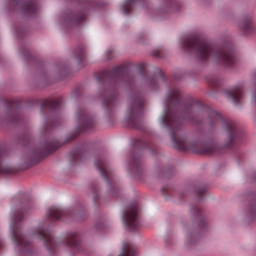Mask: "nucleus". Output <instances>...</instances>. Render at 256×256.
Instances as JSON below:
<instances>
[{"instance_id": "1", "label": "nucleus", "mask_w": 256, "mask_h": 256, "mask_svg": "<svg viewBox=\"0 0 256 256\" xmlns=\"http://www.w3.org/2000/svg\"><path fill=\"white\" fill-rule=\"evenodd\" d=\"M182 47L183 49L188 50L196 49V53L200 59H209L211 55H214L216 61H223L226 65H233V63H235L233 51L229 49L215 52L213 45L209 44L207 40L202 39L199 36H190L189 38H186Z\"/></svg>"}, {"instance_id": "2", "label": "nucleus", "mask_w": 256, "mask_h": 256, "mask_svg": "<svg viewBox=\"0 0 256 256\" xmlns=\"http://www.w3.org/2000/svg\"><path fill=\"white\" fill-rule=\"evenodd\" d=\"M137 213H139V208L136 206V204H134L130 206L122 216L123 223L129 231H135L139 227Z\"/></svg>"}, {"instance_id": "3", "label": "nucleus", "mask_w": 256, "mask_h": 256, "mask_svg": "<svg viewBox=\"0 0 256 256\" xmlns=\"http://www.w3.org/2000/svg\"><path fill=\"white\" fill-rule=\"evenodd\" d=\"M21 219H23V216L21 214H19L11 219V221H12L11 231H12L13 239H14V241H16L18 247H21L22 245H24V247H27V243L25 242V237H23V235H21L17 231H15V225L13 224V223H15V221H21Z\"/></svg>"}, {"instance_id": "4", "label": "nucleus", "mask_w": 256, "mask_h": 256, "mask_svg": "<svg viewBox=\"0 0 256 256\" xmlns=\"http://www.w3.org/2000/svg\"><path fill=\"white\" fill-rule=\"evenodd\" d=\"M175 123H177V116H175V113L169 111V108H166L161 119V125L167 127L168 125H175Z\"/></svg>"}, {"instance_id": "5", "label": "nucleus", "mask_w": 256, "mask_h": 256, "mask_svg": "<svg viewBox=\"0 0 256 256\" xmlns=\"http://www.w3.org/2000/svg\"><path fill=\"white\" fill-rule=\"evenodd\" d=\"M171 141L178 151H187L189 149H192L191 146H187V142L185 140H178L175 133L171 134Z\"/></svg>"}, {"instance_id": "6", "label": "nucleus", "mask_w": 256, "mask_h": 256, "mask_svg": "<svg viewBox=\"0 0 256 256\" xmlns=\"http://www.w3.org/2000/svg\"><path fill=\"white\" fill-rule=\"evenodd\" d=\"M228 97H230L234 103H239L243 98V88L239 86L234 87L232 90L228 91Z\"/></svg>"}, {"instance_id": "7", "label": "nucleus", "mask_w": 256, "mask_h": 256, "mask_svg": "<svg viewBox=\"0 0 256 256\" xmlns=\"http://www.w3.org/2000/svg\"><path fill=\"white\" fill-rule=\"evenodd\" d=\"M65 212H63V210L59 209V207L57 206H52L49 210H48V217L50 219H61V216L64 214Z\"/></svg>"}, {"instance_id": "8", "label": "nucleus", "mask_w": 256, "mask_h": 256, "mask_svg": "<svg viewBox=\"0 0 256 256\" xmlns=\"http://www.w3.org/2000/svg\"><path fill=\"white\" fill-rule=\"evenodd\" d=\"M40 239H44L46 243H53V236L47 232V230L40 228L39 229Z\"/></svg>"}, {"instance_id": "9", "label": "nucleus", "mask_w": 256, "mask_h": 256, "mask_svg": "<svg viewBox=\"0 0 256 256\" xmlns=\"http://www.w3.org/2000/svg\"><path fill=\"white\" fill-rule=\"evenodd\" d=\"M67 243L69 247H77V245H79V240H77V233H70Z\"/></svg>"}, {"instance_id": "10", "label": "nucleus", "mask_w": 256, "mask_h": 256, "mask_svg": "<svg viewBox=\"0 0 256 256\" xmlns=\"http://www.w3.org/2000/svg\"><path fill=\"white\" fill-rule=\"evenodd\" d=\"M120 256H135L133 247H131V245H129V244H124L123 251Z\"/></svg>"}, {"instance_id": "11", "label": "nucleus", "mask_w": 256, "mask_h": 256, "mask_svg": "<svg viewBox=\"0 0 256 256\" xmlns=\"http://www.w3.org/2000/svg\"><path fill=\"white\" fill-rule=\"evenodd\" d=\"M11 173V169L8 167L3 166V153H0V174H7Z\"/></svg>"}, {"instance_id": "12", "label": "nucleus", "mask_w": 256, "mask_h": 256, "mask_svg": "<svg viewBox=\"0 0 256 256\" xmlns=\"http://www.w3.org/2000/svg\"><path fill=\"white\" fill-rule=\"evenodd\" d=\"M46 105L50 108V109H57V107L61 106V102L59 100H52V101H48L46 102Z\"/></svg>"}, {"instance_id": "13", "label": "nucleus", "mask_w": 256, "mask_h": 256, "mask_svg": "<svg viewBox=\"0 0 256 256\" xmlns=\"http://www.w3.org/2000/svg\"><path fill=\"white\" fill-rule=\"evenodd\" d=\"M169 101L170 103H173L174 101H179V90H174L170 93Z\"/></svg>"}, {"instance_id": "14", "label": "nucleus", "mask_w": 256, "mask_h": 256, "mask_svg": "<svg viewBox=\"0 0 256 256\" xmlns=\"http://www.w3.org/2000/svg\"><path fill=\"white\" fill-rule=\"evenodd\" d=\"M132 0H127L126 5L122 7V11L125 15L129 14V3H131Z\"/></svg>"}, {"instance_id": "15", "label": "nucleus", "mask_w": 256, "mask_h": 256, "mask_svg": "<svg viewBox=\"0 0 256 256\" xmlns=\"http://www.w3.org/2000/svg\"><path fill=\"white\" fill-rule=\"evenodd\" d=\"M91 125H93V123H91V122L88 121V120H85V121L83 122V126H84L83 131H89V127H91Z\"/></svg>"}, {"instance_id": "16", "label": "nucleus", "mask_w": 256, "mask_h": 256, "mask_svg": "<svg viewBox=\"0 0 256 256\" xmlns=\"http://www.w3.org/2000/svg\"><path fill=\"white\" fill-rule=\"evenodd\" d=\"M227 130H228L230 137H232L233 131H235V128L233 127V125H228Z\"/></svg>"}, {"instance_id": "17", "label": "nucleus", "mask_w": 256, "mask_h": 256, "mask_svg": "<svg viewBox=\"0 0 256 256\" xmlns=\"http://www.w3.org/2000/svg\"><path fill=\"white\" fill-rule=\"evenodd\" d=\"M214 115V121H219V119H222L221 114H219L218 112H213Z\"/></svg>"}, {"instance_id": "18", "label": "nucleus", "mask_w": 256, "mask_h": 256, "mask_svg": "<svg viewBox=\"0 0 256 256\" xmlns=\"http://www.w3.org/2000/svg\"><path fill=\"white\" fill-rule=\"evenodd\" d=\"M123 67L114 69V73H121L123 71Z\"/></svg>"}, {"instance_id": "19", "label": "nucleus", "mask_w": 256, "mask_h": 256, "mask_svg": "<svg viewBox=\"0 0 256 256\" xmlns=\"http://www.w3.org/2000/svg\"><path fill=\"white\" fill-rule=\"evenodd\" d=\"M134 113H135V107L131 108V110H130V117H133Z\"/></svg>"}, {"instance_id": "20", "label": "nucleus", "mask_w": 256, "mask_h": 256, "mask_svg": "<svg viewBox=\"0 0 256 256\" xmlns=\"http://www.w3.org/2000/svg\"><path fill=\"white\" fill-rule=\"evenodd\" d=\"M96 166L99 169V171H101L102 173L104 172V170L101 167H99V164H96Z\"/></svg>"}, {"instance_id": "21", "label": "nucleus", "mask_w": 256, "mask_h": 256, "mask_svg": "<svg viewBox=\"0 0 256 256\" xmlns=\"http://www.w3.org/2000/svg\"><path fill=\"white\" fill-rule=\"evenodd\" d=\"M245 29H249V26H245Z\"/></svg>"}]
</instances>
